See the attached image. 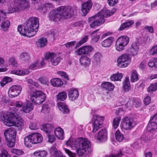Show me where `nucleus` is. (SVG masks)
<instances>
[{
	"mask_svg": "<svg viewBox=\"0 0 157 157\" xmlns=\"http://www.w3.org/2000/svg\"><path fill=\"white\" fill-rule=\"evenodd\" d=\"M115 136L116 140L118 142H121L124 140V135L119 130L116 132Z\"/></svg>",
	"mask_w": 157,
	"mask_h": 157,
	"instance_id": "nucleus-43",
	"label": "nucleus"
},
{
	"mask_svg": "<svg viewBox=\"0 0 157 157\" xmlns=\"http://www.w3.org/2000/svg\"><path fill=\"white\" fill-rule=\"evenodd\" d=\"M121 119L120 117L115 118L113 120V126L114 129H116L118 127Z\"/></svg>",
	"mask_w": 157,
	"mask_h": 157,
	"instance_id": "nucleus-45",
	"label": "nucleus"
},
{
	"mask_svg": "<svg viewBox=\"0 0 157 157\" xmlns=\"http://www.w3.org/2000/svg\"><path fill=\"white\" fill-rule=\"evenodd\" d=\"M54 128V127L52 124H46L43 125L41 130L46 133L50 134Z\"/></svg>",
	"mask_w": 157,
	"mask_h": 157,
	"instance_id": "nucleus-32",
	"label": "nucleus"
},
{
	"mask_svg": "<svg viewBox=\"0 0 157 157\" xmlns=\"http://www.w3.org/2000/svg\"><path fill=\"white\" fill-rule=\"evenodd\" d=\"M45 58L54 66L58 65L62 60L58 53L54 52H47L45 55Z\"/></svg>",
	"mask_w": 157,
	"mask_h": 157,
	"instance_id": "nucleus-12",
	"label": "nucleus"
},
{
	"mask_svg": "<svg viewBox=\"0 0 157 157\" xmlns=\"http://www.w3.org/2000/svg\"><path fill=\"white\" fill-rule=\"evenodd\" d=\"M63 150L70 157H76V155L75 153H72L70 150L66 148H63Z\"/></svg>",
	"mask_w": 157,
	"mask_h": 157,
	"instance_id": "nucleus-59",
	"label": "nucleus"
},
{
	"mask_svg": "<svg viewBox=\"0 0 157 157\" xmlns=\"http://www.w3.org/2000/svg\"><path fill=\"white\" fill-rule=\"evenodd\" d=\"M9 64L12 65L13 67H17L18 66L17 63L14 57H12L9 60Z\"/></svg>",
	"mask_w": 157,
	"mask_h": 157,
	"instance_id": "nucleus-52",
	"label": "nucleus"
},
{
	"mask_svg": "<svg viewBox=\"0 0 157 157\" xmlns=\"http://www.w3.org/2000/svg\"><path fill=\"white\" fill-rule=\"evenodd\" d=\"M66 144L73 149H75L79 156H86L89 155L92 151L90 142L86 138H79L75 139L72 137L66 141Z\"/></svg>",
	"mask_w": 157,
	"mask_h": 157,
	"instance_id": "nucleus-1",
	"label": "nucleus"
},
{
	"mask_svg": "<svg viewBox=\"0 0 157 157\" xmlns=\"http://www.w3.org/2000/svg\"><path fill=\"white\" fill-rule=\"evenodd\" d=\"M75 54L76 55H81L85 54L83 47H82L76 50L75 52Z\"/></svg>",
	"mask_w": 157,
	"mask_h": 157,
	"instance_id": "nucleus-57",
	"label": "nucleus"
},
{
	"mask_svg": "<svg viewBox=\"0 0 157 157\" xmlns=\"http://www.w3.org/2000/svg\"><path fill=\"white\" fill-rule=\"evenodd\" d=\"M10 112H2L0 113V121L8 126H15L19 130L23 128L25 124V121L18 116V109L15 107L11 108Z\"/></svg>",
	"mask_w": 157,
	"mask_h": 157,
	"instance_id": "nucleus-2",
	"label": "nucleus"
},
{
	"mask_svg": "<svg viewBox=\"0 0 157 157\" xmlns=\"http://www.w3.org/2000/svg\"><path fill=\"white\" fill-rule=\"evenodd\" d=\"M56 97L58 101H64L67 98V93L63 91L60 92L56 95Z\"/></svg>",
	"mask_w": 157,
	"mask_h": 157,
	"instance_id": "nucleus-38",
	"label": "nucleus"
},
{
	"mask_svg": "<svg viewBox=\"0 0 157 157\" xmlns=\"http://www.w3.org/2000/svg\"><path fill=\"white\" fill-rule=\"evenodd\" d=\"M105 120V117L98 115L93 116L92 120L93 129L92 132H95L99 128H101L103 122Z\"/></svg>",
	"mask_w": 157,
	"mask_h": 157,
	"instance_id": "nucleus-11",
	"label": "nucleus"
},
{
	"mask_svg": "<svg viewBox=\"0 0 157 157\" xmlns=\"http://www.w3.org/2000/svg\"><path fill=\"white\" fill-rule=\"evenodd\" d=\"M48 42L47 39L44 37H41L39 38L36 42L38 46L40 48L45 47Z\"/></svg>",
	"mask_w": 157,
	"mask_h": 157,
	"instance_id": "nucleus-35",
	"label": "nucleus"
},
{
	"mask_svg": "<svg viewBox=\"0 0 157 157\" xmlns=\"http://www.w3.org/2000/svg\"><path fill=\"white\" fill-rule=\"evenodd\" d=\"M139 74L136 71L133 70L132 71L130 77L131 82H134L138 81L139 79Z\"/></svg>",
	"mask_w": 157,
	"mask_h": 157,
	"instance_id": "nucleus-39",
	"label": "nucleus"
},
{
	"mask_svg": "<svg viewBox=\"0 0 157 157\" xmlns=\"http://www.w3.org/2000/svg\"><path fill=\"white\" fill-rule=\"evenodd\" d=\"M85 54H88L92 52L93 50V48L89 45L85 46L83 47Z\"/></svg>",
	"mask_w": 157,
	"mask_h": 157,
	"instance_id": "nucleus-51",
	"label": "nucleus"
},
{
	"mask_svg": "<svg viewBox=\"0 0 157 157\" xmlns=\"http://www.w3.org/2000/svg\"><path fill=\"white\" fill-rule=\"evenodd\" d=\"M30 98L31 101L35 105H40L46 100V95L40 90H35L31 92Z\"/></svg>",
	"mask_w": 157,
	"mask_h": 157,
	"instance_id": "nucleus-7",
	"label": "nucleus"
},
{
	"mask_svg": "<svg viewBox=\"0 0 157 157\" xmlns=\"http://www.w3.org/2000/svg\"><path fill=\"white\" fill-rule=\"evenodd\" d=\"M89 37L88 36L86 35L82 38L78 43L76 47H79L83 44L86 42L88 40Z\"/></svg>",
	"mask_w": 157,
	"mask_h": 157,
	"instance_id": "nucleus-53",
	"label": "nucleus"
},
{
	"mask_svg": "<svg viewBox=\"0 0 157 157\" xmlns=\"http://www.w3.org/2000/svg\"><path fill=\"white\" fill-rule=\"evenodd\" d=\"M131 58L129 55L124 53L120 56L117 59V66L120 68L128 67L131 62Z\"/></svg>",
	"mask_w": 157,
	"mask_h": 157,
	"instance_id": "nucleus-10",
	"label": "nucleus"
},
{
	"mask_svg": "<svg viewBox=\"0 0 157 157\" xmlns=\"http://www.w3.org/2000/svg\"><path fill=\"white\" fill-rule=\"evenodd\" d=\"M144 85L142 81H139L137 84L136 88L138 89L139 91H141L144 87Z\"/></svg>",
	"mask_w": 157,
	"mask_h": 157,
	"instance_id": "nucleus-54",
	"label": "nucleus"
},
{
	"mask_svg": "<svg viewBox=\"0 0 157 157\" xmlns=\"http://www.w3.org/2000/svg\"><path fill=\"white\" fill-rule=\"evenodd\" d=\"M134 23V21L133 20H131L127 21L121 25L119 29H125L128 28Z\"/></svg>",
	"mask_w": 157,
	"mask_h": 157,
	"instance_id": "nucleus-42",
	"label": "nucleus"
},
{
	"mask_svg": "<svg viewBox=\"0 0 157 157\" xmlns=\"http://www.w3.org/2000/svg\"><path fill=\"white\" fill-rule=\"evenodd\" d=\"M3 10L4 12V14H5V15H6V14L8 13H12L14 12H20L16 3L13 6H10L9 7L7 10Z\"/></svg>",
	"mask_w": 157,
	"mask_h": 157,
	"instance_id": "nucleus-29",
	"label": "nucleus"
},
{
	"mask_svg": "<svg viewBox=\"0 0 157 157\" xmlns=\"http://www.w3.org/2000/svg\"><path fill=\"white\" fill-rule=\"evenodd\" d=\"M50 83L54 87L60 86L63 84V82L59 78H55L52 79Z\"/></svg>",
	"mask_w": 157,
	"mask_h": 157,
	"instance_id": "nucleus-34",
	"label": "nucleus"
},
{
	"mask_svg": "<svg viewBox=\"0 0 157 157\" xmlns=\"http://www.w3.org/2000/svg\"><path fill=\"white\" fill-rule=\"evenodd\" d=\"M57 74L60 76L65 79L66 80H69L67 75L65 72L63 71H59L57 72Z\"/></svg>",
	"mask_w": 157,
	"mask_h": 157,
	"instance_id": "nucleus-56",
	"label": "nucleus"
},
{
	"mask_svg": "<svg viewBox=\"0 0 157 157\" xmlns=\"http://www.w3.org/2000/svg\"><path fill=\"white\" fill-rule=\"evenodd\" d=\"M92 2L91 0H88L82 3V15L85 16L92 8Z\"/></svg>",
	"mask_w": 157,
	"mask_h": 157,
	"instance_id": "nucleus-17",
	"label": "nucleus"
},
{
	"mask_svg": "<svg viewBox=\"0 0 157 157\" xmlns=\"http://www.w3.org/2000/svg\"><path fill=\"white\" fill-rule=\"evenodd\" d=\"M51 111V108L49 105L44 104L43 105L42 112L46 115H48Z\"/></svg>",
	"mask_w": 157,
	"mask_h": 157,
	"instance_id": "nucleus-40",
	"label": "nucleus"
},
{
	"mask_svg": "<svg viewBox=\"0 0 157 157\" xmlns=\"http://www.w3.org/2000/svg\"><path fill=\"white\" fill-rule=\"evenodd\" d=\"M101 54L100 53H96L92 57L93 62L96 63H99L101 61Z\"/></svg>",
	"mask_w": 157,
	"mask_h": 157,
	"instance_id": "nucleus-41",
	"label": "nucleus"
},
{
	"mask_svg": "<svg viewBox=\"0 0 157 157\" xmlns=\"http://www.w3.org/2000/svg\"><path fill=\"white\" fill-rule=\"evenodd\" d=\"M114 41V38L110 36L105 39L101 42L102 46L104 48H108L111 46Z\"/></svg>",
	"mask_w": 157,
	"mask_h": 157,
	"instance_id": "nucleus-25",
	"label": "nucleus"
},
{
	"mask_svg": "<svg viewBox=\"0 0 157 157\" xmlns=\"http://www.w3.org/2000/svg\"><path fill=\"white\" fill-rule=\"evenodd\" d=\"M10 105L14 106L16 109L21 108L20 110L25 113L30 112L33 109V106L32 104L29 101H27L24 102L21 101H13L10 103Z\"/></svg>",
	"mask_w": 157,
	"mask_h": 157,
	"instance_id": "nucleus-6",
	"label": "nucleus"
},
{
	"mask_svg": "<svg viewBox=\"0 0 157 157\" xmlns=\"http://www.w3.org/2000/svg\"><path fill=\"white\" fill-rule=\"evenodd\" d=\"M16 4L20 12L25 10L29 6V3L27 0H19Z\"/></svg>",
	"mask_w": 157,
	"mask_h": 157,
	"instance_id": "nucleus-20",
	"label": "nucleus"
},
{
	"mask_svg": "<svg viewBox=\"0 0 157 157\" xmlns=\"http://www.w3.org/2000/svg\"><path fill=\"white\" fill-rule=\"evenodd\" d=\"M79 95V92L77 89L72 88L68 91V96L70 101H74L77 100Z\"/></svg>",
	"mask_w": 157,
	"mask_h": 157,
	"instance_id": "nucleus-18",
	"label": "nucleus"
},
{
	"mask_svg": "<svg viewBox=\"0 0 157 157\" xmlns=\"http://www.w3.org/2000/svg\"><path fill=\"white\" fill-rule=\"evenodd\" d=\"M101 86L102 88L109 91H113L115 88V86L113 84L108 82H103L101 85Z\"/></svg>",
	"mask_w": 157,
	"mask_h": 157,
	"instance_id": "nucleus-26",
	"label": "nucleus"
},
{
	"mask_svg": "<svg viewBox=\"0 0 157 157\" xmlns=\"http://www.w3.org/2000/svg\"><path fill=\"white\" fill-rule=\"evenodd\" d=\"M11 152L18 155H21L24 154V152L22 150L16 148H12Z\"/></svg>",
	"mask_w": 157,
	"mask_h": 157,
	"instance_id": "nucleus-50",
	"label": "nucleus"
},
{
	"mask_svg": "<svg viewBox=\"0 0 157 157\" xmlns=\"http://www.w3.org/2000/svg\"><path fill=\"white\" fill-rule=\"evenodd\" d=\"M10 25V22L8 20L2 22L1 24V26L2 29H8Z\"/></svg>",
	"mask_w": 157,
	"mask_h": 157,
	"instance_id": "nucleus-55",
	"label": "nucleus"
},
{
	"mask_svg": "<svg viewBox=\"0 0 157 157\" xmlns=\"http://www.w3.org/2000/svg\"><path fill=\"white\" fill-rule=\"evenodd\" d=\"M46 59L45 58L44 59L43 58L41 60L40 62L39 61V65L40 68H42L45 67L46 64Z\"/></svg>",
	"mask_w": 157,
	"mask_h": 157,
	"instance_id": "nucleus-61",
	"label": "nucleus"
},
{
	"mask_svg": "<svg viewBox=\"0 0 157 157\" xmlns=\"http://www.w3.org/2000/svg\"><path fill=\"white\" fill-rule=\"evenodd\" d=\"M123 121L121 125L122 129L129 130L133 127L132 120L128 117H126L123 119Z\"/></svg>",
	"mask_w": 157,
	"mask_h": 157,
	"instance_id": "nucleus-16",
	"label": "nucleus"
},
{
	"mask_svg": "<svg viewBox=\"0 0 157 157\" xmlns=\"http://www.w3.org/2000/svg\"><path fill=\"white\" fill-rule=\"evenodd\" d=\"M150 53L154 55L155 54H157V46L153 47L150 51Z\"/></svg>",
	"mask_w": 157,
	"mask_h": 157,
	"instance_id": "nucleus-64",
	"label": "nucleus"
},
{
	"mask_svg": "<svg viewBox=\"0 0 157 157\" xmlns=\"http://www.w3.org/2000/svg\"><path fill=\"white\" fill-rule=\"evenodd\" d=\"M147 128L149 131L155 132L157 129V113L151 119Z\"/></svg>",
	"mask_w": 157,
	"mask_h": 157,
	"instance_id": "nucleus-15",
	"label": "nucleus"
},
{
	"mask_svg": "<svg viewBox=\"0 0 157 157\" xmlns=\"http://www.w3.org/2000/svg\"><path fill=\"white\" fill-rule=\"evenodd\" d=\"M39 68H40L39 60L32 63L29 67V69L30 70H35Z\"/></svg>",
	"mask_w": 157,
	"mask_h": 157,
	"instance_id": "nucleus-46",
	"label": "nucleus"
},
{
	"mask_svg": "<svg viewBox=\"0 0 157 157\" xmlns=\"http://www.w3.org/2000/svg\"><path fill=\"white\" fill-rule=\"evenodd\" d=\"M96 34V36H94L92 38V42L93 43H97L100 38V34L99 33L97 30L94 31L93 34Z\"/></svg>",
	"mask_w": 157,
	"mask_h": 157,
	"instance_id": "nucleus-47",
	"label": "nucleus"
},
{
	"mask_svg": "<svg viewBox=\"0 0 157 157\" xmlns=\"http://www.w3.org/2000/svg\"><path fill=\"white\" fill-rule=\"evenodd\" d=\"M157 89V83L151 84L147 89V90L149 92H153Z\"/></svg>",
	"mask_w": 157,
	"mask_h": 157,
	"instance_id": "nucleus-49",
	"label": "nucleus"
},
{
	"mask_svg": "<svg viewBox=\"0 0 157 157\" xmlns=\"http://www.w3.org/2000/svg\"><path fill=\"white\" fill-rule=\"evenodd\" d=\"M25 24L28 29H36L39 27V19L36 17H31L27 19Z\"/></svg>",
	"mask_w": 157,
	"mask_h": 157,
	"instance_id": "nucleus-13",
	"label": "nucleus"
},
{
	"mask_svg": "<svg viewBox=\"0 0 157 157\" xmlns=\"http://www.w3.org/2000/svg\"><path fill=\"white\" fill-rule=\"evenodd\" d=\"M54 134L58 139L61 140L64 139V132L62 128L60 127L56 128L54 131Z\"/></svg>",
	"mask_w": 157,
	"mask_h": 157,
	"instance_id": "nucleus-27",
	"label": "nucleus"
},
{
	"mask_svg": "<svg viewBox=\"0 0 157 157\" xmlns=\"http://www.w3.org/2000/svg\"><path fill=\"white\" fill-rule=\"evenodd\" d=\"M140 39H139V40H137L136 41H135L133 42L131 45V48L129 50V52L130 54L134 56L137 54L139 49V46L140 44Z\"/></svg>",
	"mask_w": 157,
	"mask_h": 157,
	"instance_id": "nucleus-19",
	"label": "nucleus"
},
{
	"mask_svg": "<svg viewBox=\"0 0 157 157\" xmlns=\"http://www.w3.org/2000/svg\"><path fill=\"white\" fill-rule=\"evenodd\" d=\"M131 88L129 79L126 77L123 83V89L125 92H127L130 90Z\"/></svg>",
	"mask_w": 157,
	"mask_h": 157,
	"instance_id": "nucleus-33",
	"label": "nucleus"
},
{
	"mask_svg": "<svg viewBox=\"0 0 157 157\" xmlns=\"http://www.w3.org/2000/svg\"><path fill=\"white\" fill-rule=\"evenodd\" d=\"M38 81L41 84L48 85V80L42 77H40L38 79Z\"/></svg>",
	"mask_w": 157,
	"mask_h": 157,
	"instance_id": "nucleus-60",
	"label": "nucleus"
},
{
	"mask_svg": "<svg viewBox=\"0 0 157 157\" xmlns=\"http://www.w3.org/2000/svg\"><path fill=\"white\" fill-rule=\"evenodd\" d=\"M17 131L14 129L10 128L6 130L4 135L6 141L7 145L10 147H13L15 144V138Z\"/></svg>",
	"mask_w": 157,
	"mask_h": 157,
	"instance_id": "nucleus-8",
	"label": "nucleus"
},
{
	"mask_svg": "<svg viewBox=\"0 0 157 157\" xmlns=\"http://www.w3.org/2000/svg\"><path fill=\"white\" fill-rule=\"evenodd\" d=\"M146 134H143L140 137L141 141L146 143H149L152 139V132L155 133L152 131H150Z\"/></svg>",
	"mask_w": 157,
	"mask_h": 157,
	"instance_id": "nucleus-21",
	"label": "nucleus"
},
{
	"mask_svg": "<svg viewBox=\"0 0 157 157\" xmlns=\"http://www.w3.org/2000/svg\"><path fill=\"white\" fill-rule=\"evenodd\" d=\"M38 123L35 122H32L30 124L29 128L32 130H36L38 128Z\"/></svg>",
	"mask_w": 157,
	"mask_h": 157,
	"instance_id": "nucleus-58",
	"label": "nucleus"
},
{
	"mask_svg": "<svg viewBox=\"0 0 157 157\" xmlns=\"http://www.w3.org/2000/svg\"><path fill=\"white\" fill-rule=\"evenodd\" d=\"M79 62L82 65L86 67L89 66L90 64L91 59L87 56H83L80 58Z\"/></svg>",
	"mask_w": 157,
	"mask_h": 157,
	"instance_id": "nucleus-28",
	"label": "nucleus"
},
{
	"mask_svg": "<svg viewBox=\"0 0 157 157\" xmlns=\"http://www.w3.org/2000/svg\"><path fill=\"white\" fill-rule=\"evenodd\" d=\"M43 138L42 135L37 132L32 133L24 138V143L27 147H32V144L40 143L42 141Z\"/></svg>",
	"mask_w": 157,
	"mask_h": 157,
	"instance_id": "nucleus-5",
	"label": "nucleus"
},
{
	"mask_svg": "<svg viewBox=\"0 0 157 157\" xmlns=\"http://www.w3.org/2000/svg\"><path fill=\"white\" fill-rule=\"evenodd\" d=\"M96 139L101 141L106 140L107 138V132L106 129H102L100 131L98 134V136Z\"/></svg>",
	"mask_w": 157,
	"mask_h": 157,
	"instance_id": "nucleus-22",
	"label": "nucleus"
},
{
	"mask_svg": "<svg viewBox=\"0 0 157 157\" xmlns=\"http://www.w3.org/2000/svg\"><path fill=\"white\" fill-rule=\"evenodd\" d=\"M129 42V38L126 36H122L117 40L115 48L117 51L120 52L124 50Z\"/></svg>",
	"mask_w": 157,
	"mask_h": 157,
	"instance_id": "nucleus-9",
	"label": "nucleus"
},
{
	"mask_svg": "<svg viewBox=\"0 0 157 157\" xmlns=\"http://www.w3.org/2000/svg\"><path fill=\"white\" fill-rule=\"evenodd\" d=\"M49 152L54 157H61L62 155L61 151L58 150L54 146H52L50 148Z\"/></svg>",
	"mask_w": 157,
	"mask_h": 157,
	"instance_id": "nucleus-31",
	"label": "nucleus"
},
{
	"mask_svg": "<svg viewBox=\"0 0 157 157\" xmlns=\"http://www.w3.org/2000/svg\"><path fill=\"white\" fill-rule=\"evenodd\" d=\"M136 143H134L131 145V148L129 147H126L124 149H123V151H125V152L127 153L131 154L132 153V150H133L135 148H137V146H136Z\"/></svg>",
	"mask_w": 157,
	"mask_h": 157,
	"instance_id": "nucleus-44",
	"label": "nucleus"
},
{
	"mask_svg": "<svg viewBox=\"0 0 157 157\" xmlns=\"http://www.w3.org/2000/svg\"><path fill=\"white\" fill-rule=\"evenodd\" d=\"M12 78L9 77H6L4 78L0 82L2 86H4L6 84L12 81Z\"/></svg>",
	"mask_w": 157,
	"mask_h": 157,
	"instance_id": "nucleus-48",
	"label": "nucleus"
},
{
	"mask_svg": "<svg viewBox=\"0 0 157 157\" xmlns=\"http://www.w3.org/2000/svg\"><path fill=\"white\" fill-rule=\"evenodd\" d=\"M22 36L31 37L35 35L37 32L36 30H18Z\"/></svg>",
	"mask_w": 157,
	"mask_h": 157,
	"instance_id": "nucleus-23",
	"label": "nucleus"
},
{
	"mask_svg": "<svg viewBox=\"0 0 157 157\" xmlns=\"http://www.w3.org/2000/svg\"><path fill=\"white\" fill-rule=\"evenodd\" d=\"M0 157H11V156L6 150H3L0 155Z\"/></svg>",
	"mask_w": 157,
	"mask_h": 157,
	"instance_id": "nucleus-62",
	"label": "nucleus"
},
{
	"mask_svg": "<svg viewBox=\"0 0 157 157\" xmlns=\"http://www.w3.org/2000/svg\"><path fill=\"white\" fill-rule=\"evenodd\" d=\"M151 98L149 96H147L144 98V102L145 104L147 105L151 103Z\"/></svg>",
	"mask_w": 157,
	"mask_h": 157,
	"instance_id": "nucleus-63",
	"label": "nucleus"
},
{
	"mask_svg": "<svg viewBox=\"0 0 157 157\" xmlns=\"http://www.w3.org/2000/svg\"><path fill=\"white\" fill-rule=\"evenodd\" d=\"M18 57L19 59L25 62H28L30 60V55L26 52L21 53Z\"/></svg>",
	"mask_w": 157,
	"mask_h": 157,
	"instance_id": "nucleus-30",
	"label": "nucleus"
},
{
	"mask_svg": "<svg viewBox=\"0 0 157 157\" xmlns=\"http://www.w3.org/2000/svg\"><path fill=\"white\" fill-rule=\"evenodd\" d=\"M116 11V10L113 8L111 10L103 9L97 14L88 19V22H90V26L91 28L100 26L105 21V18L113 15Z\"/></svg>",
	"mask_w": 157,
	"mask_h": 157,
	"instance_id": "nucleus-4",
	"label": "nucleus"
},
{
	"mask_svg": "<svg viewBox=\"0 0 157 157\" xmlns=\"http://www.w3.org/2000/svg\"><path fill=\"white\" fill-rule=\"evenodd\" d=\"M123 74L118 72L117 73L113 74L110 77V80L112 81H121L123 77Z\"/></svg>",
	"mask_w": 157,
	"mask_h": 157,
	"instance_id": "nucleus-36",
	"label": "nucleus"
},
{
	"mask_svg": "<svg viewBox=\"0 0 157 157\" xmlns=\"http://www.w3.org/2000/svg\"><path fill=\"white\" fill-rule=\"evenodd\" d=\"M21 90V87L19 85L13 86L8 90V95L10 98H15L20 94Z\"/></svg>",
	"mask_w": 157,
	"mask_h": 157,
	"instance_id": "nucleus-14",
	"label": "nucleus"
},
{
	"mask_svg": "<svg viewBox=\"0 0 157 157\" xmlns=\"http://www.w3.org/2000/svg\"><path fill=\"white\" fill-rule=\"evenodd\" d=\"M29 73V70L27 69H19L14 70L10 72L11 74H14L19 76H24L27 75Z\"/></svg>",
	"mask_w": 157,
	"mask_h": 157,
	"instance_id": "nucleus-24",
	"label": "nucleus"
},
{
	"mask_svg": "<svg viewBox=\"0 0 157 157\" xmlns=\"http://www.w3.org/2000/svg\"><path fill=\"white\" fill-rule=\"evenodd\" d=\"M74 14V10L70 6H60L51 11L48 17L54 21H62L71 17Z\"/></svg>",
	"mask_w": 157,
	"mask_h": 157,
	"instance_id": "nucleus-3",
	"label": "nucleus"
},
{
	"mask_svg": "<svg viewBox=\"0 0 157 157\" xmlns=\"http://www.w3.org/2000/svg\"><path fill=\"white\" fill-rule=\"evenodd\" d=\"M57 105L60 110L63 113H67L69 112V109L67 105L61 102L57 103Z\"/></svg>",
	"mask_w": 157,
	"mask_h": 157,
	"instance_id": "nucleus-37",
	"label": "nucleus"
}]
</instances>
